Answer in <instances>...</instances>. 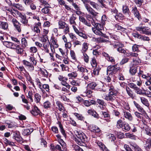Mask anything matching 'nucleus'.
<instances>
[{
  "mask_svg": "<svg viewBox=\"0 0 151 151\" xmlns=\"http://www.w3.org/2000/svg\"><path fill=\"white\" fill-rule=\"evenodd\" d=\"M83 55L82 56L83 58V59L84 61L87 63H88L89 61V57L88 55L85 52V53H82Z\"/></svg>",
  "mask_w": 151,
  "mask_h": 151,
  "instance_id": "13d9d810",
  "label": "nucleus"
},
{
  "mask_svg": "<svg viewBox=\"0 0 151 151\" xmlns=\"http://www.w3.org/2000/svg\"><path fill=\"white\" fill-rule=\"evenodd\" d=\"M31 113L32 115L37 116L39 114L40 111L36 106H34Z\"/></svg>",
  "mask_w": 151,
  "mask_h": 151,
  "instance_id": "c756f323",
  "label": "nucleus"
},
{
  "mask_svg": "<svg viewBox=\"0 0 151 151\" xmlns=\"http://www.w3.org/2000/svg\"><path fill=\"white\" fill-rule=\"evenodd\" d=\"M91 65L93 67H95L97 66V63L95 58H92L91 62Z\"/></svg>",
  "mask_w": 151,
  "mask_h": 151,
  "instance_id": "338daca9",
  "label": "nucleus"
},
{
  "mask_svg": "<svg viewBox=\"0 0 151 151\" xmlns=\"http://www.w3.org/2000/svg\"><path fill=\"white\" fill-rule=\"evenodd\" d=\"M57 106H58V109L60 111L64 110V107L62 104L59 101H57L56 103Z\"/></svg>",
  "mask_w": 151,
  "mask_h": 151,
  "instance_id": "de8ad7c7",
  "label": "nucleus"
},
{
  "mask_svg": "<svg viewBox=\"0 0 151 151\" xmlns=\"http://www.w3.org/2000/svg\"><path fill=\"white\" fill-rule=\"evenodd\" d=\"M74 115L78 120H83L84 119V117L81 114L77 113H74Z\"/></svg>",
  "mask_w": 151,
  "mask_h": 151,
  "instance_id": "e2e57ef3",
  "label": "nucleus"
},
{
  "mask_svg": "<svg viewBox=\"0 0 151 151\" xmlns=\"http://www.w3.org/2000/svg\"><path fill=\"white\" fill-rule=\"evenodd\" d=\"M110 44L114 48H117V50L119 52L124 54L126 52V50L122 48L124 47V45L122 43L118 42H110Z\"/></svg>",
  "mask_w": 151,
  "mask_h": 151,
  "instance_id": "0eeeda50",
  "label": "nucleus"
},
{
  "mask_svg": "<svg viewBox=\"0 0 151 151\" xmlns=\"http://www.w3.org/2000/svg\"><path fill=\"white\" fill-rule=\"evenodd\" d=\"M50 40L52 42L51 44H52L54 47L57 48L59 47V45L58 43V40L57 39L54 37H51Z\"/></svg>",
  "mask_w": 151,
  "mask_h": 151,
  "instance_id": "c85d7f7f",
  "label": "nucleus"
},
{
  "mask_svg": "<svg viewBox=\"0 0 151 151\" xmlns=\"http://www.w3.org/2000/svg\"><path fill=\"white\" fill-rule=\"evenodd\" d=\"M90 130L94 132H99L100 131L99 128L96 125H91L90 127Z\"/></svg>",
  "mask_w": 151,
  "mask_h": 151,
  "instance_id": "b1692460",
  "label": "nucleus"
},
{
  "mask_svg": "<svg viewBox=\"0 0 151 151\" xmlns=\"http://www.w3.org/2000/svg\"><path fill=\"white\" fill-rule=\"evenodd\" d=\"M132 12L133 13L134 16L137 17L139 20L140 21L141 20L142 18L140 14L139 13L136 6H134V7H133Z\"/></svg>",
  "mask_w": 151,
  "mask_h": 151,
  "instance_id": "a211bd4d",
  "label": "nucleus"
},
{
  "mask_svg": "<svg viewBox=\"0 0 151 151\" xmlns=\"http://www.w3.org/2000/svg\"><path fill=\"white\" fill-rule=\"evenodd\" d=\"M19 17L21 18L20 21L24 25H29L28 24V20L25 15H23L21 13L19 12L17 15V17Z\"/></svg>",
  "mask_w": 151,
  "mask_h": 151,
  "instance_id": "dca6fc26",
  "label": "nucleus"
},
{
  "mask_svg": "<svg viewBox=\"0 0 151 151\" xmlns=\"http://www.w3.org/2000/svg\"><path fill=\"white\" fill-rule=\"evenodd\" d=\"M12 19V22L14 27L15 30L20 32L21 31V24L15 18H12V17L11 16Z\"/></svg>",
  "mask_w": 151,
  "mask_h": 151,
  "instance_id": "ddd939ff",
  "label": "nucleus"
},
{
  "mask_svg": "<svg viewBox=\"0 0 151 151\" xmlns=\"http://www.w3.org/2000/svg\"><path fill=\"white\" fill-rule=\"evenodd\" d=\"M43 106L45 108L47 109L51 107V104L49 101H47L43 103Z\"/></svg>",
  "mask_w": 151,
  "mask_h": 151,
  "instance_id": "4d7b16f0",
  "label": "nucleus"
},
{
  "mask_svg": "<svg viewBox=\"0 0 151 151\" xmlns=\"http://www.w3.org/2000/svg\"><path fill=\"white\" fill-rule=\"evenodd\" d=\"M23 64L28 69V70L30 71H32L34 69V65L30 62L26 60H24L23 61Z\"/></svg>",
  "mask_w": 151,
  "mask_h": 151,
  "instance_id": "2eb2a0df",
  "label": "nucleus"
},
{
  "mask_svg": "<svg viewBox=\"0 0 151 151\" xmlns=\"http://www.w3.org/2000/svg\"><path fill=\"white\" fill-rule=\"evenodd\" d=\"M41 27V23L38 22L37 24H35L33 27V31L38 34V35L40 34L41 31L40 28Z\"/></svg>",
  "mask_w": 151,
  "mask_h": 151,
  "instance_id": "6ab92c4d",
  "label": "nucleus"
},
{
  "mask_svg": "<svg viewBox=\"0 0 151 151\" xmlns=\"http://www.w3.org/2000/svg\"><path fill=\"white\" fill-rule=\"evenodd\" d=\"M33 131V129L31 128L27 129L24 130L22 132L23 135L25 136L30 134Z\"/></svg>",
  "mask_w": 151,
  "mask_h": 151,
  "instance_id": "72a5a7b5",
  "label": "nucleus"
},
{
  "mask_svg": "<svg viewBox=\"0 0 151 151\" xmlns=\"http://www.w3.org/2000/svg\"><path fill=\"white\" fill-rule=\"evenodd\" d=\"M141 63V60L138 57L134 58L133 59V65L137 66V65Z\"/></svg>",
  "mask_w": 151,
  "mask_h": 151,
  "instance_id": "4c0bfd02",
  "label": "nucleus"
},
{
  "mask_svg": "<svg viewBox=\"0 0 151 151\" xmlns=\"http://www.w3.org/2000/svg\"><path fill=\"white\" fill-rule=\"evenodd\" d=\"M92 30L93 32L96 35L101 36L104 37L106 38V35L103 33L104 27L100 23H96L93 27H92Z\"/></svg>",
  "mask_w": 151,
  "mask_h": 151,
  "instance_id": "7ed1b4c3",
  "label": "nucleus"
},
{
  "mask_svg": "<svg viewBox=\"0 0 151 151\" xmlns=\"http://www.w3.org/2000/svg\"><path fill=\"white\" fill-rule=\"evenodd\" d=\"M22 46L23 48L26 47L28 46L27 41L25 38H23L21 40Z\"/></svg>",
  "mask_w": 151,
  "mask_h": 151,
  "instance_id": "864d4df0",
  "label": "nucleus"
},
{
  "mask_svg": "<svg viewBox=\"0 0 151 151\" xmlns=\"http://www.w3.org/2000/svg\"><path fill=\"white\" fill-rule=\"evenodd\" d=\"M29 50L30 52L33 55L34 53H35L37 52V49L36 47L32 46L29 48Z\"/></svg>",
  "mask_w": 151,
  "mask_h": 151,
  "instance_id": "09e8293b",
  "label": "nucleus"
},
{
  "mask_svg": "<svg viewBox=\"0 0 151 151\" xmlns=\"http://www.w3.org/2000/svg\"><path fill=\"white\" fill-rule=\"evenodd\" d=\"M79 19L81 22H82V23L87 26L88 27H91V25L90 23L88 22L85 18L81 16H79Z\"/></svg>",
  "mask_w": 151,
  "mask_h": 151,
  "instance_id": "c9c22d12",
  "label": "nucleus"
},
{
  "mask_svg": "<svg viewBox=\"0 0 151 151\" xmlns=\"http://www.w3.org/2000/svg\"><path fill=\"white\" fill-rule=\"evenodd\" d=\"M103 55L105 57L106 59L109 61L110 62L112 63H114L115 62V60L114 58L109 56V54L106 53L104 52L103 53Z\"/></svg>",
  "mask_w": 151,
  "mask_h": 151,
  "instance_id": "412c9836",
  "label": "nucleus"
},
{
  "mask_svg": "<svg viewBox=\"0 0 151 151\" xmlns=\"http://www.w3.org/2000/svg\"><path fill=\"white\" fill-rule=\"evenodd\" d=\"M137 66L132 65L130 68L129 72L132 75H134L137 72Z\"/></svg>",
  "mask_w": 151,
  "mask_h": 151,
  "instance_id": "58836bf2",
  "label": "nucleus"
},
{
  "mask_svg": "<svg viewBox=\"0 0 151 151\" xmlns=\"http://www.w3.org/2000/svg\"><path fill=\"white\" fill-rule=\"evenodd\" d=\"M132 35L133 37L135 38L141 39L143 41H149L150 40L149 38L147 36H143L139 34L137 32L132 33Z\"/></svg>",
  "mask_w": 151,
  "mask_h": 151,
  "instance_id": "4468645a",
  "label": "nucleus"
},
{
  "mask_svg": "<svg viewBox=\"0 0 151 151\" xmlns=\"http://www.w3.org/2000/svg\"><path fill=\"white\" fill-rule=\"evenodd\" d=\"M58 26L59 29H64L67 24L64 22L60 21L58 22Z\"/></svg>",
  "mask_w": 151,
  "mask_h": 151,
  "instance_id": "a18cd8bd",
  "label": "nucleus"
},
{
  "mask_svg": "<svg viewBox=\"0 0 151 151\" xmlns=\"http://www.w3.org/2000/svg\"><path fill=\"white\" fill-rule=\"evenodd\" d=\"M52 44H50V43L49 41H48L47 42L42 43V47L43 48V49L42 50H44L47 53H49V48L50 46L51 51L52 52H53L55 50L54 48L53 49L52 48Z\"/></svg>",
  "mask_w": 151,
  "mask_h": 151,
  "instance_id": "f8f14e48",
  "label": "nucleus"
},
{
  "mask_svg": "<svg viewBox=\"0 0 151 151\" xmlns=\"http://www.w3.org/2000/svg\"><path fill=\"white\" fill-rule=\"evenodd\" d=\"M140 98L142 103L147 107H149L150 106V104L147 99L146 98L143 97H141Z\"/></svg>",
  "mask_w": 151,
  "mask_h": 151,
  "instance_id": "a878e982",
  "label": "nucleus"
},
{
  "mask_svg": "<svg viewBox=\"0 0 151 151\" xmlns=\"http://www.w3.org/2000/svg\"><path fill=\"white\" fill-rule=\"evenodd\" d=\"M111 84H108V89L109 91L108 95L103 93L101 94L103 99L108 101L113 102L116 98L117 91L114 88V86Z\"/></svg>",
  "mask_w": 151,
  "mask_h": 151,
  "instance_id": "f257e3e1",
  "label": "nucleus"
},
{
  "mask_svg": "<svg viewBox=\"0 0 151 151\" xmlns=\"http://www.w3.org/2000/svg\"><path fill=\"white\" fill-rule=\"evenodd\" d=\"M150 29L149 27H138L136 28V30L140 32V33L148 35H149L150 34V32L148 31Z\"/></svg>",
  "mask_w": 151,
  "mask_h": 151,
  "instance_id": "9b49d317",
  "label": "nucleus"
},
{
  "mask_svg": "<svg viewBox=\"0 0 151 151\" xmlns=\"http://www.w3.org/2000/svg\"><path fill=\"white\" fill-rule=\"evenodd\" d=\"M57 124L59 125V127L60 128V130L61 133L63 135V136L65 137L66 135L65 133V131L63 128V127L61 122H58L57 123Z\"/></svg>",
  "mask_w": 151,
  "mask_h": 151,
  "instance_id": "e433bc0d",
  "label": "nucleus"
},
{
  "mask_svg": "<svg viewBox=\"0 0 151 151\" xmlns=\"http://www.w3.org/2000/svg\"><path fill=\"white\" fill-rule=\"evenodd\" d=\"M58 79L61 81V84L62 85L65 86L68 89L70 88V86L66 82V81L68 80V78L59 75L58 77Z\"/></svg>",
  "mask_w": 151,
  "mask_h": 151,
  "instance_id": "1a4fd4ad",
  "label": "nucleus"
},
{
  "mask_svg": "<svg viewBox=\"0 0 151 151\" xmlns=\"http://www.w3.org/2000/svg\"><path fill=\"white\" fill-rule=\"evenodd\" d=\"M146 142L147 145L146 147L147 149V150L148 148L150 149V148L151 147V139H147Z\"/></svg>",
  "mask_w": 151,
  "mask_h": 151,
  "instance_id": "774afa93",
  "label": "nucleus"
},
{
  "mask_svg": "<svg viewBox=\"0 0 151 151\" xmlns=\"http://www.w3.org/2000/svg\"><path fill=\"white\" fill-rule=\"evenodd\" d=\"M89 4L94 9L97 10L98 9L99 5L95 2L90 1Z\"/></svg>",
  "mask_w": 151,
  "mask_h": 151,
  "instance_id": "680f3d73",
  "label": "nucleus"
},
{
  "mask_svg": "<svg viewBox=\"0 0 151 151\" xmlns=\"http://www.w3.org/2000/svg\"><path fill=\"white\" fill-rule=\"evenodd\" d=\"M0 26L2 29H6L8 28V24L6 22H0Z\"/></svg>",
  "mask_w": 151,
  "mask_h": 151,
  "instance_id": "37998d69",
  "label": "nucleus"
},
{
  "mask_svg": "<svg viewBox=\"0 0 151 151\" xmlns=\"http://www.w3.org/2000/svg\"><path fill=\"white\" fill-rule=\"evenodd\" d=\"M87 18L88 20L91 22V24L93 26L96 25L97 23L95 22L94 20L91 17L90 15H88L87 17Z\"/></svg>",
  "mask_w": 151,
  "mask_h": 151,
  "instance_id": "3c124183",
  "label": "nucleus"
},
{
  "mask_svg": "<svg viewBox=\"0 0 151 151\" xmlns=\"http://www.w3.org/2000/svg\"><path fill=\"white\" fill-rule=\"evenodd\" d=\"M50 7L49 6H45L41 10V13L44 14H49L50 13Z\"/></svg>",
  "mask_w": 151,
  "mask_h": 151,
  "instance_id": "cd10ccee",
  "label": "nucleus"
},
{
  "mask_svg": "<svg viewBox=\"0 0 151 151\" xmlns=\"http://www.w3.org/2000/svg\"><path fill=\"white\" fill-rule=\"evenodd\" d=\"M97 86V84L95 82H92L88 84L87 87L91 89H94Z\"/></svg>",
  "mask_w": 151,
  "mask_h": 151,
  "instance_id": "c03bdc74",
  "label": "nucleus"
},
{
  "mask_svg": "<svg viewBox=\"0 0 151 151\" xmlns=\"http://www.w3.org/2000/svg\"><path fill=\"white\" fill-rule=\"evenodd\" d=\"M14 48L13 49L15 50L16 52L18 54H21L22 53L23 51V49L19 44H16Z\"/></svg>",
  "mask_w": 151,
  "mask_h": 151,
  "instance_id": "4be33fe9",
  "label": "nucleus"
},
{
  "mask_svg": "<svg viewBox=\"0 0 151 151\" xmlns=\"http://www.w3.org/2000/svg\"><path fill=\"white\" fill-rule=\"evenodd\" d=\"M34 100L36 103H39L41 100V96L38 93H36L34 95Z\"/></svg>",
  "mask_w": 151,
  "mask_h": 151,
  "instance_id": "49530a36",
  "label": "nucleus"
},
{
  "mask_svg": "<svg viewBox=\"0 0 151 151\" xmlns=\"http://www.w3.org/2000/svg\"><path fill=\"white\" fill-rule=\"evenodd\" d=\"M96 102L99 104L100 105V107L101 109L103 108V107L105 103L103 100L97 99L96 101Z\"/></svg>",
  "mask_w": 151,
  "mask_h": 151,
  "instance_id": "8fccbe9b",
  "label": "nucleus"
},
{
  "mask_svg": "<svg viewBox=\"0 0 151 151\" xmlns=\"http://www.w3.org/2000/svg\"><path fill=\"white\" fill-rule=\"evenodd\" d=\"M78 76V73L76 71H73L71 73H68V76L69 79L75 78Z\"/></svg>",
  "mask_w": 151,
  "mask_h": 151,
  "instance_id": "7c9ffc66",
  "label": "nucleus"
},
{
  "mask_svg": "<svg viewBox=\"0 0 151 151\" xmlns=\"http://www.w3.org/2000/svg\"><path fill=\"white\" fill-rule=\"evenodd\" d=\"M97 144L100 148L103 151H109L105 145L102 142H100L98 141L97 142Z\"/></svg>",
  "mask_w": 151,
  "mask_h": 151,
  "instance_id": "473e14b6",
  "label": "nucleus"
},
{
  "mask_svg": "<svg viewBox=\"0 0 151 151\" xmlns=\"http://www.w3.org/2000/svg\"><path fill=\"white\" fill-rule=\"evenodd\" d=\"M145 133L149 136L151 135V128L148 126H146L145 129Z\"/></svg>",
  "mask_w": 151,
  "mask_h": 151,
  "instance_id": "6e6d98bb",
  "label": "nucleus"
},
{
  "mask_svg": "<svg viewBox=\"0 0 151 151\" xmlns=\"http://www.w3.org/2000/svg\"><path fill=\"white\" fill-rule=\"evenodd\" d=\"M75 16V15L73 14L70 17L69 19L70 23V25H72L74 31L77 34L81 37L86 38V36L85 34L80 32L76 27V24L75 20L76 18Z\"/></svg>",
  "mask_w": 151,
  "mask_h": 151,
  "instance_id": "f03ea898",
  "label": "nucleus"
},
{
  "mask_svg": "<svg viewBox=\"0 0 151 151\" xmlns=\"http://www.w3.org/2000/svg\"><path fill=\"white\" fill-rule=\"evenodd\" d=\"M135 90V92L137 94L142 95H144V92H142V90L139 88L137 87Z\"/></svg>",
  "mask_w": 151,
  "mask_h": 151,
  "instance_id": "69168bd1",
  "label": "nucleus"
},
{
  "mask_svg": "<svg viewBox=\"0 0 151 151\" xmlns=\"http://www.w3.org/2000/svg\"><path fill=\"white\" fill-rule=\"evenodd\" d=\"M120 68L118 66L117 64L114 65L109 66L107 68V74H110V75H113L117 73L118 71H120Z\"/></svg>",
  "mask_w": 151,
  "mask_h": 151,
  "instance_id": "39448f33",
  "label": "nucleus"
},
{
  "mask_svg": "<svg viewBox=\"0 0 151 151\" xmlns=\"http://www.w3.org/2000/svg\"><path fill=\"white\" fill-rule=\"evenodd\" d=\"M124 116L126 119L130 121L132 120V117L130 113L127 111H124Z\"/></svg>",
  "mask_w": 151,
  "mask_h": 151,
  "instance_id": "bb28decb",
  "label": "nucleus"
},
{
  "mask_svg": "<svg viewBox=\"0 0 151 151\" xmlns=\"http://www.w3.org/2000/svg\"><path fill=\"white\" fill-rule=\"evenodd\" d=\"M70 83L73 86H79L81 83V82L79 80H72L70 81Z\"/></svg>",
  "mask_w": 151,
  "mask_h": 151,
  "instance_id": "79ce46f5",
  "label": "nucleus"
},
{
  "mask_svg": "<svg viewBox=\"0 0 151 151\" xmlns=\"http://www.w3.org/2000/svg\"><path fill=\"white\" fill-rule=\"evenodd\" d=\"M3 44L7 47L13 49H14L16 44L15 43L9 41L3 42Z\"/></svg>",
  "mask_w": 151,
  "mask_h": 151,
  "instance_id": "aec40b11",
  "label": "nucleus"
},
{
  "mask_svg": "<svg viewBox=\"0 0 151 151\" xmlns=\"http://www.w3.org/2000/svg\"><path fill=\"white\" fill-rule=\"evenodd\" d=\"M78 70L81 73H87L88 72V70L86 68L83 67L78 66Z\"/></svg>",
  "mask_w": 151,
  "mask_h": 151,
  "instance_id": "bf43d9fd",
  "label": "nucleus"
},
{
  "mask_svg": "<svg viewBox=\"0 0 151 151\" xmlns=\"http://www.w3.org/2000/svg\"><path fill=\"white\" fill-rule=\"evenodd\" d=\"M11 134L13 135V138L16 140L18 142L21 143L23 142V139L21 137L20 132L19 131H12Z\"/></svg>",
  "mask_w": 151,
  "mask_h": 151,
  "instance_id": "6e6552de",
  "label": "nucleus"
},
{
  "mask_svg": "<svg viewBox=\"0 0 151 151\" xmlns=\"http://www.w3.org/2000/svg\"><path fill=\"white\" fill-rule=\"evenodd\" d=\"M56 137L58 139L59 142L61 145L62 146V148L65 149L66 148V144L63 139H61V136L59 134H57L56 135Z\"/></svg>",
  "mask_w": 151,
  "mask_h": 151,
  "instance_id": "393cba45",
  "label": "nucleus"
},
{
  "mask_svg": "<svg viewBox=\"0 0 151 151\" xmlns=\"http://www.w3.org/2000/svg\"><path fill=\"white\" fill-rule=\"evenodd\" d=\"M77 138H74V140L79 145H83L85 141L86 135L84 133L81 131H76L75 132Z\"/></svg>",
  "mask_w": 151,
  "mask_h": 151,
  "instance_id": "20e7f679",
  "label": "nucleus"
},
{
  "mask_svg": "<svg viewBox=\"0 0 151 151\" xmlns=\"http://www.w3.org/2000/svg\"><path fill=\"white\" fill-rule=\"evenodd\" d=\"M131 146L135 151H143L142 149L137 145L135 143H132L130 144Z\"/></svg>",
  "mask_w": 151,
  "mask_h": 151,
  "instance_id": "ea45409f",
  "label": "nucleus"
},
{
  "mask_svg": "<svg viewBox=\"0 0 151 151\" xmlns=\"http://www.w3.org/2000/svg\"><path fill=\"white\" fill-rule=\"evenodd\" d=\"M134 103L135 106L137 108L138 110L141 113H143L144 112V110L142 106L140 105L137 103L135 101H134Z\"/></svg>",
  "mask_w": 151,
  "mask_h": 151,
  "instance_id": "a19ab883",
  "label": "nucleus"
},
{
  "mask_svg": "<svg viewBox=\"0 0 151 151\" xmlns=\"http://www.w3.org/2000/svg\"><path fill=\"white\" fill-rule=\"evenodd\" d=\"M117 127L118 128H121L124 131H129L131 127L127 123L123 122L121 119L119 120L117 122Z\"/></svg>",
  "mask_w": 151,
  "mask_h": 151,
  "instance_id": "423d86ee",
  "label": "nucleus"
},
{
  "mask_svg": "<svg viewBox=\"0 0 151 151\" xmlns=\"http://www.w3.org/2000/svg\"><path fill=\"white\" fill-rule=\"evenodd\" d=\"M89 44L87 43L84 42L82 45V47L81 50V52L82 53H85L86 52L88 47Z\"/></svg>",
  "mask_w": 151,
  "mask_h": 151,
  "instance_id": "2f4dec72",
  "label": "nucleus"
},
{
  "mask_svg": "<svg viewBox=\"0 0 151 151\" xmlns=\"http://www.w3.org/2000/svg\"><path fill=\"white\" fill-rule=\"evenodd\" d=\"M88 13L94 16L98 15V13L96 12L89 5L85 7Z\"/></svg>",
  "mask_w": 151,
  "mask_h": 151,
  "instance_id": "f3484780",
  "label": "nucleus"
},
{
  "mask_svg": "<svg viewBox=\"0 0 151 151\" xmlns=\"http://www.w3.org/2000/svg\"><path fill=\"white\" fill-rule=\"evenodd\" d=\"M88 114L92 115L94 117L98 118L99 115L93 109H89L87 111Z\"/></svg>",
  "mask_w": 151,
  "mask_h": 151,
  "instance_id": "f704fd0d",
  "label": "nucleus"
},
{
  "mask_svg": "<svg viewBox=\"0 0 151 151\" xmlns=\"http://www.w3.org/2000/svg\"><path fill=\"white\" fill-rule=\"evenodd\" d=\"M115 29L118 30H120L122 32L124 31L126 29L122 27L118 24H116L115 25Z\"/></svg>",
  "mask_w": 151,
  "mask_h": 151,
  "instance_id": "052dcab7",
  "label": "nucleus"
},
{
  "mask_svg": "<svg viewBox=\"0 0 151 151\" xmlns=\"http://www.w3.org/2000/svg\"><path fill=\"white\" fill-rule=\"evenodd\" d=\"M135 4L137 6H141L144 2L143 0H134Z\"/></svg>",
  "mask_w": 151,
  "mask_h": 151,
  "instance_id": "0e129e2a",
  "label": "nucleus"
},
{
  "mask_svg": "<svg viewBox=\"0 0 151 151\" xmlns=\"http://www.w3.org/2000/svg\"><path fill=\"white\" fill-rule=\"evenodd\" d=\"M4 10L7 13H10L14 17H17V15L20 12L17 10H15L12 8H9L5 7L4 8Z\"/></svg>",
  "mask_w": 151,
  "mask_h": 151,
  "instance_id": "9d476101",
  "label": "nucleus"
},
{
  "mask_svg": "<svg viewBox=\"0 0 151 151\" xmlns=\"http://www.w3.org/2000/svg\"><path fill=\"white\" fill-rule=\"evenodd\" d=\"M40 41L42 42V43L47 42L48 41H49L47 36L45 35H42L41 37Z\"/></svg>",
  "mask_w": 151,
  "mask_h": 151,
  "instance_id": "603ef678",
  "label": "nucleus"
},
{
  "mask_svg": "<svg viewBox=\"0 0 151 151\" xmlns=\"http://www.w3.org/2000/svg\"><path fill=\"white\" fill-rule=\"evenodd\" d=\"M40 71L41 72V74L45 78H47L48 76V73L47 70L45 69L43 70L40 69Z\"/></svg>",
  "mask_w": 151,
  "mask_h": 151,
  "instance_id": "5fc2aeb1",
  "label": "nucleus"
},
{
  "mask_svg": "<svg viewBox=\"0 0 151 151\" xmlns=\"http://www.w3.org/2000/svg\"><path fill=\"white\" fill-rule=\"evenodd\" d=\"M123 14L126 17H129L130 15V13L129 12V10L128 7L126 5L123 6Z\"/></svg>",
  "mask_w": 151,
  "mask_h": 151,
  "instance_id": "5701e85b",
  "label": "nucleus"
}]
</instances>
